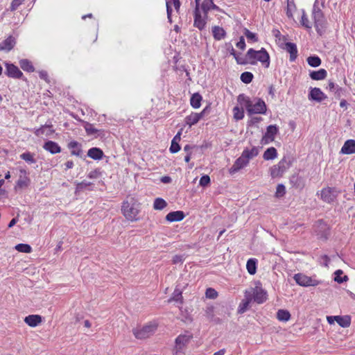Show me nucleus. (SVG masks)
<instances>
[{
	"instance_id": "14",
	"label": "nucleus",
	"mask_w": 355,
	"mask_h": 355,
	"mask_svg": "<svg viewBox=\"0 0 355 355\" xmlns=\"http://www.w3.org/2000/svg\"><path fill=\"white\" fill-rule=\"evenodd\" d=\"M249 163L248 159H246L242 154L236 159L232 166L230 168V173H235L244 166H247Z\"/></svg>"
},
{
	"instance_id": "54",
	"label": "nucleus",
	"mask_w": 355,
	"mask_h": 355,
	"mask_svg": "<svg viewBox=\"0 0 355 355\" xmlns=\"http://www.w3.org/2000/svg\"><path fill=\"white\" fill-rule=\"evenodd\" d=\"M210 183V178L209 175H205L200 178V185L202 187H207Z\"/></svg>"
},
{
	"instance_id": "25",
	"label": "nucleus",
	"mask_w": 355,
	"mask_h": 355,
	"mask_svg": "<svg viewBox=\"0 0 355 355\" xmlns=\"http://www.w3.org/2000/svg\"><path fill=\"white\" fill-rule=\"evenodd\" d=\"M192 338L191 335H180L175 339V347L178 350H181Z\"/></svg>"
},
{
	"instance_id": "7",
	"label": "nucleus",
	"mask_w": 355,
	"mask_h": 355,
	"mask_svg": "<svg viewBox=\"0 0 355 355\" xmlns=\"http://www.w3.org/2000/svg\"><path fill=\"white\" fill-rule=\"evenodd\" d=\"M246 293H250L252 300L257 304L263 303L267 299V293L261 286H256L255 288H251L249 291H245Z\"/></svg>"
},
{
	"instance_id": "15",
	"label": "nucleus",
	"mask_w": 355,
	"mask_h": 355,
	"mask_svg": "<svg viewBox=\"0 0 355 355\" xmlns=\"http://www.w3.org/2000/svg\"><path fill=\"white\" fill-rule=\"evenodd\" d=\"M15 44V38L13 36L10 35L0 43V51L8 52L14 48Z\"/></svg>"
},
{
	"instance_id": "3",
	"label": "nucleus",
	"mask_w": 355,
	"mask_h": 355,
	"mask_svg": "<svg viewBox=\"0 0 355 355\" xmlns=\"http://www.w3.org/2000/svg\"><path fill=\"white\" fill-rule=\"evenodd\" d=\"M312 15L315 30L320 35H322L325 28V19L323 12L318 6L314 5Z\"/></svg>"
},
{
	"instance_id": "42",
	"label": "nucleus",
	"mask_w": 355,
	"mask_h": 355,
	"mask_svg": "<svg viewBox=\"0 0 355 355\" xmlns=\"http://www.w3.org/2000/svg\"><path fill=\"white\" fill-rule=\"evenodd\" d=\"M214 3V0H204L201 5V9L205 17L207 16L208 12L211 10V6Z\"/></svg>"
},
{
	"instance_id": "19",
	"label": "nucleus",
	"mask_w": 355,
	"mask_h": 355,
	"mask_svg": "<svg viewBox=\"0 0 355 355\" xmlns=\"http://www.w3.org/2000/svg\"><path fill=\"white\" fill-rule=\"evenodd\" d=\"M340 153L345 155L355 153V140L348 139L343 146Z\"/></svg>"
},
{
	"instance_id": "61",
	"label": "nucleus",
	"mask_w": 355,
	"mask_h": 355,
	"mask_svg": "<svg viewBox=\"0 0 355 355\" xmlns=\"http://www.w3.org/2000/svg\"><path fill=\"white\" fill-rule=\"evenodd\" d=\"M166 12H167V17L168 19V21L170 23L172 22L171 20V13H172V8L170 6V3L168 1H166Z\"/></svg>"
},
{
	"instance_id": "17",
	"label": "nucleus",
	"mask_w": 355,
	"mask_h": 355,
	"mask_svg": "<svg viewBox=\"0 0 355 355\" xmlns=\"http://www.w3.org/2000/svg\"><path fill=\"white\" fill-rule=\"evenodd\" d=\"M205 112V109L200 113L192 112L190 115L187 116L185 118L186 123L189 125L190 127L192 126L193 125H195L200 120V119L203 117Z\"/></svg>"
},
{
	"instance_id": "64",
	"label": "nucleus",
	"mask_w": 355,
	"mask_h": 355,
	"mask_svg": "<svg viewBox=\"0 0 355 355\" xmlns=\"http://www.w3.org/2000/svg\"><path fill=\"white\" fill-rule=\"evenodd\" d=\"M343 89L338 87H336V91H334V94L335 95V97L336 98H340V96H341V94H343Z\"/></svg>"
},
{
	"instance_id": "40",
	"label": "nucleus",
	"mask_w": 355,
	"mask_h": 355,
	"mask_svg": "<svg viewBox=\"0 0 355 355\" xmlns=\"http://www.w3.org/2000/svg\"><path fill=\"white\" fill-rule=\"evenodd\" d=\"M246 268L250 275H254L257 271V261L254 259H250L247 261Z\"/></svg>"
},
{
	"instance_id": "13",
	"label": "nucleus",
	"mask_w": 355,
	"mask_h": 355,
	"mask_svg": "<svg viewBox=\"0 0 355 355\" xmlns=\"http://www.w3.org/2000/svg\"><path fill=\"white\" fill-rule=\"evenodd\" d=\"M281 47L290 54L291 61L295 60L297 57V49L295 44L288 42L282 44Z\"/></svg>"
},
{
	"instance_id": "50",
	"label": "nucleus",
	"mask_w": 355,
	"mask_h": 355,
	"mask_svg": "<svg viewBox=\"0 0 355 355\" xmlns=\"http://www.w3.org/2000/svg\"><path fill=\"white\" fill-rule=\"evenodd\" d=\"M300 22H301V24L306 28H307V29L311 28V23L304 10L302 11V15Z\"/></svg>"
},
{
	"instance_id": "6",
	"label": "nucleus",
	"mask_w": 355,
	"mask_h": 355,
	"mask_svg": "<svg viewBox=\"0 0 355 355\" xmlns=\"http://www.w3.org/2000/svg\"><path fill=\"white\" fill-rule=\"evenodd\" d=\"M314 231L319 239L327 240L330 234V228L322 220H318L314 225Z\"/></svg>"
},
{
	"instance_id": "32",
	"label": "nucleus",
	"mask_w": 355,
	"mask_h": 355,
	"mask_svg": "<svg viewBox=\"0 0 355 355\" xmlns=\"http://www.w3.org/2000/svg\"><path fill=\"white\" fill-rule=\"evenodd\" d=\"M19 66L24 71L27 72H33L35 71V67L32 62L28 59L20 60Z\"/></svg>"
},
{
	"instance_id": "34",
	"label": "nucleus",
	"mask_w": 355,
	"mask_h": 355,
	"mask_svg": "<svg viewBox=\"0 0 355 355\" xmlns=\"http://www.w3.org/2000/svg\"><path fill=\"white\" fill-rule=\"evenodd\" d=\"M84 128L85 129V131H86L87 135H89V136L97 135L96 137H98V136L101 135L100 133L102 132L101 130L94 128L93 125L88 122H85Z\"/></svg>"
},
{
	"instance_id": "22",
	"label": "nucleus",
	"mask_w": 355,
	"mask_h": 355,
	"mask_svg": "<svg viewBox=\"0 0 355 355\" xmlns=\"http://www.w3.org/2000/svg\"><path fill=\"white\" fill-rule=\"evenodd\" d=\"M291 184L296 188L302 189L304 187V178L300 176L298 174H293L290 178Z\"/></svg>"
},
{
	"instance_id": "5",
	"label": "nucleus",
	"mask_w": 355,
	"mask_h": 355,
	"mask_svg": "<svg viewBox=\"0 0 355 355\" xmlns=\"http://www.w3.org/2000/svg\"><path fill=\"white\" fill-rule=\"evenodd\" d=\"M157 329V325L154 324H148L142 327L133 329V334L138 339H145L153 335Z\"/></svg>"
},
{
	"instance_id": "27",
	"label": "nucleus",
	"mask_w": 355,
	"mask_h": 355,
	"mask_svg": "<svg viewBox=\"0 0 355 355\" xmlns=\"http://www.w3.org/2000/svg\"><path fill=\"white\" fill-rule=\"evenodd\" d=\"M24 322L28 326L34 327L42 322V317L39 315H29L25 318Z\"/></svg>"
},
{
	"instance_id": "58",
	"label": "nucleus",
	"mask_w": 355,
	"mask_h": 355,
	"mask_svg": "<svg viewBox=\"0 0 355 355\" xmlns=\"http://www.w3.org/2000/svg\"><path fill=\"white\" fill-rule=\"evenodd\" d=\"M91 184H92L91 182H86L83 181L77 184L76 190L82 191V190L85 189L87 187L90 186Z\"/></svg>"
},
{
	"instance_id": "49",
	"label": "nucleus",
	"mask_w": 355,
	"mask_h": 355,
	"mask_svg": "<svg viewBox=\"0 0 355 355\" xmlns=\"http://www.w3.org/2000/svg\"><path fill=\"white\" fill-rule=\"evenodd\" d=\"M295 10L294 0H287V11L286 15L288 17H293V12Z\"/></svg>"
},
{
	"instance_id": "52",
	"label": "nucleus",
	"mask_w": 355,
	"mask_h": 355,
	"mask_svg": "<svg viewBox=\"0 0 355 355\" xmlns=\"http://www.w3.org/2000/svg\"><path fill=\"white\" fill-rule=\"evenodd\" d=\"M233 112H234V117L236 120H241L244 117L243 111V110L241 111L238 107H235L233 109Z\"/></svg>"
},
{
	"instance_id": "11",
	"label": "nucleus",
	"mask_w": 355,
	"mask_h": 355,
	"mask_svg": "<svg viewBox=\"0 0 355 355\" xmlns=\"http://www.w3.org/2000/svg\"><path fill=\"white\" fill-rule=\"evenodd\" d=\"M247 110L249 114H265L266 105L263 100L258 98L254 105L251 103V107H248Z\"/></svg>"
},
{
	"instance_id": "45",
	"label": "nucleus",
	"mask_w": 355,
	"mask_h": 355,
	"mask_svg": "<svg viewBox=\"0 0 355 355\" xmlns=\"http://www.w3.org/2000/svg\"><path fill=\"white\" fill-rule=\"evenodd\" d=\"M343 272L342 270H337L335 272H334V275H335V277H334V281L339 283V284H341V283H343L345 282H347L349 278L347 275H345L343 276V277H341V275H343Z\"/></svg>"
},
{
	"instance_id": "29",
	"label": "nucleus",
	"mask_w": 355,
	"mask_h": 355,
	"mask_svg": "<svg viewBox=\"0 0 355 355\" xmlns=\"http://www.w3.org/2000/svg\"><path fill=\"white\" fill-rule=\"evenodd\" d=\"M87 156L95 160L101 159L103 157V152L98 148H92L87 152Z\"/></svg>"
},
{
	"instance_id": "41",
	"label": "nucleus",
	"mask_w": 355,
	"mask_h": 355,
	"mask_svg": "<svg viewBox=\"0 0 355 355\" xmlns=\"http://www.w3.org/2000/svg\"><path fill=\"white\" fill-rule=\"evenodd\" d=\"M237 100L241 105H245L246 110H248V107H251L252 101L244 94H239Z\"/></svg>"
},
{
	"instance_id": "8",
	"label": "nucleus",
	"mask_w": 355,
	"mask_h": 355,
	"mask_svg": "<svg viewBox=\"0 0 355 355\" xmlns=\"http://www.w3.org/2000/svg\"><path fill=\"white\" fill-rule=\"evenodd\" d=\"M293 278L296 283L302 286H314L318 285L319 284L318 280L313 279L311 277L302 273L295 274Z\"/></svg>"
},
{
	"instance_id": "24",
	"label": "nucleus",
	"mask_w": 355,
	"mask_h": 355,
	"mask_svg": "<svg viewBox=\"0 0 355 355\" xmlns=\"http://www.w3.org/2000/svg\"><path fill=\"white\" fill-rule=\"evenodd\" d=\"M68 148L71 150V155L81 157L83 150L81 144L76 141H72L68 144Z\"/></svg>"
},
{
	"instance_id": "38",
	"label": "nucleus",
	"mask_w": 355,
	"mask_h": 355,
	"mask_svg": "<svg viewBox=\"0 0 355 355\" xmlns=\"http://www.w3.org/2000/svg\"><path fill=\"white\" fill-rule=\"evenodd\" d=\"M182 292L180 288H175L173 293L172 297L168 300V302L172 301L178 302L180 304L183 303Z\"/></svg>"
},
{
	"instance_id": "4",
	"label": "nucleus",
	"mask_w": 355,
	"mask_h": 355,
	"mask_svg": "<svg viewBox=\"0 0 355 355\" xmlns=\"http://www.w3.org/2000/svg\"><path fill=\"white\" fill-rule=\"evenodd\" d=\"M291 164V161L284 157L277 164L270 168V175L272 178L282 177Z\"/></svg>"
},
{
	"instance_id": "36",
	"label": "nucleus",
	"mask_w": 355,
	"mask_h": 355,
	"mask_svg": "<svg viewBox=\"0 0 355 355\" xmlns=\"http://www.w3.org/2000/svg\"><path fill=\"white\" fill-rule=\"evenodd\" d=\"M259 154V149L257 147H252L250 150L246 148L245 149L242 155L250 161V159L256 157Z\"/></svg>"
},
{
	"instance_id": "55",
	"label": "nucleus",
	"mask_w": 355,
	"mask_h": 355,
	"mask_svg": "<svg viewBox=\"0 0 355 355\" xmlns=\"http://www.w3.org/2000/svg\"><path fill=\"white\" fill-rule=\"evenodd\" d=\"M24 1V0H13L11 3L10 10L14 11Z\"/></svg>"
},
{
	"instance_id": "23",
	"label": "nucleus",
	"mask_w": 355,
	"mask_h": 355,
	"mask_svg": "<svg viewBox=\"0 0 355 355\" xmlns=\"http://www.w3.org/2000/svg\"><path fill=\"white\" fill-rule=\"evenodd\" d=\"M43 148L46 151H49L51 154H56L61 152V148L59 145L53 141H48L44 143Z\"/></svg>"
},
{
	"instance_id": "21",
	"label": "nucleus",
	"mask_w": 355,
	"mask_h": 355,
	"mask_svg": "<svg viewBox=\"0 0 355 355\" xmlns=\"http://www.w3.org/2000/svg\"><path fill=\"white\" fill-rule=\"evenodd\" d=\"M206 21L202 19L199 9L194 10V23L193 26L199 30H202L205 28Z\"/></svg>"
},
{
	"instance_id": "33",
	"label": "nucleus",
	"mask_w": 355,
	"mask_h": 355,
	"mask_svg": "<svg viewBox=\"0 0 355 355\" xmlns=\"http://www.w3.org/2000/svg\"><path fill=\"white\" fill-rule=\"evenodd\" d=\"M212 33L214 39L216 40H220L221 39L224 38L226 35L225 30L223 28L217 26L213 27Z\"/></svg>"
},
{
	"instance_id": "57",
	"label": "nucleus",
	"mask_w": 355,
	"mask_h": 355,
	"mask_svg": "<svg viewBox=\"0 0 355 355\" xmlns=\"http://www.w3.org/2000/svg\"><path fill=\"white\" fill-rule=\"evenodd\" d=\"M245 35L248 40H251L253 41H257V37L256 35L252 32H250L249 30L245 29Z\"/></svg>"
},
{
	"instance_id": "30",
	"label": "nucleus",
	"mask_w": 355,
	"mask_h": 355,
	"mask_svg": "<svg viewBox=\"0 0 355 355\" xmlns=\"http://www.w3.org/2000/svg\"><path fill=\"white\" fill-rule=\"evenodd\" d=\"M181 131H179L177 135L173 137L170 146V151L172 153H176L180 150V146L178 142L180 141Z\"/></svg>"
},
{
	"instance_id": "59",
	"label": "nucleus",
	"mask_w": 355,
	"mask_h": 355,
	"mask_svg": "<svg viewBox=\"0 0 355 355\" xmlns=\"http://www.w3.org/2000/svg\"><path fill=\"white\" fill-rule=\"evenodd\" d=\"M101 175V172L98 169H95L94 171H91L88 174V178L91 179L97 178Z\"/></svg>"
},
{
	"instance_id": "46",
	"label": "nucleus",
	"mask_w": 355,
	"mask_h": 355,
	"mask_svg": "<svg viewBox=\"0 0 355 355\" xmlns=\"http://www.w3.org/2000/svg\"><path fill=\"white\" fill-rule=\"evenodd\" d=\"M20 158L29 164H34L36 162V160L33 157V154L31 153L30 152L22 153L20 155Z\"/></svg>"
},
{
	"instance_id": "37",
	"label": "nucleus",
	"mask_w": 355,
	"mask_h": 355,
	"mask_svg": "<svg viewBox=\"0 0 355 355\" xmlns=\"http://www.w3.org/2000/svg\"><path fill=\"white\" fill-rule=\"evenodd\" d=\"M202 96L198 93L193 94L190 99L191 105L193 108H198L201 105Z\"/></svg>"
},
{
	"instance_id": "1",
	"label": "nucleus",
	"mask_w": 355,
	"mask_h": 355,
	"mask_svg": "<svg viewBox=\"0 0 355 355\" xmlns=\"http://www.w3.org/2000/svg\"><path fill=\"white\" fill-rule=\"evenodd\" d=\"M257 61H259L266 68L269 67L270 56L264 48L259 51L250 49L244 58L237 59V63L243 65L248 64H255Z\"/></svg>"
},
{
	"instance_id": "28",
	"label": "nucleus",
	"mask_w": 355,
	"mask_h": 355,
	"mask_svg": "<svg viewBox=\"0 0 355 355\" xmlns=\"http://www.w3.org/2000/svg\"><path fill=\"white\" fill-rule=\"evenodd\" d=\"M245 299L242 300L239 305V313H244L248 308L250 303L252 301V297L250 293L245 292Z\"/></svg>"
},
{
	"instance_id": "43",
	"label": "nucleus",
	"mask_w": 355,
	"mask_h": 355,
	"mask_svg": "<svg viewBox=\"0 0 355 355\" xmlns=\"http://www.w3.org/2000/svg\"><path fill=\"white\" fill-rule=\"evenodd\" d=\"M306 61L313 67H317L321 64V59L317 55L309 56Z\"/></svg>"
},
{
	"instance_id": "56",
	"label": "nucleus",
	"mask_w": 355,
	"mask_h": 355,
	"mask_svg": "<svg viewBox=\"0 0 355 355\" xmlns=\"http://www.w3.org/2000/svg\"><path fill=\"white\" fill-rule=\"evenodd\" d=\"M44 128H51L52 125H42L41 128L37 129L35 132V135L37 136H41L44 134Z\"/></svg>"
},
{
	"instance_id": "63",
	"label": "nucleus",
	"mask_w": 355,
	"mask_h": 355,
	"mask_svg": "<svg viewBox=\"0 0 355 355\" xmlns=\"http://www.w3.org/2000/svg\"><path fill=\"white\" fill-rule=\"evenodd\" d=\"M339 86L338 85H336L334 82L329 80V84H328V86H327V89L331 92H334V91H336V87H338Z\"/></svg>"
},
{
	"instance_id": "51",
	"label": "nucleus",
	"mask_w": 355,
	"mask_h": 355,
	"mask_svg": "<svg viewBox=\"0 0 355 355\" xmlns=\"http://www.w3.org/2000/svg\"><path fill=\"white\" fill-rule=\"evenodd\" d=\"M205 295L206 297L214 300L218 297V292L212 288H208L206 290Z\"/></svg>"
},
{
	"instance_id": "9",
	"label": "nucleus",
	"mask_w": 355,
	"mask_h": 355,
	"mask_svg": "<svg viewBox=\"0 0 355 355\" xmlns=\"http://www.w3.org/2000/svg\"><path fill=\"white\" fill-rule=\"evenodd\" d=\"M5 67V74L8 77L15 79H20L24 76L23 73L19 70L18 67L15 66V64L12 63L6 62Z\"/></svg>"
},
{
	"instance_id": "48",
	"label": "nucleus",
	"mask_w": 355,
	"mask_h": 355,
	"mask_svg": "<svg viewBox=\"0 0 355 355\" xmlns=\"http://www.w3.org/2000/svg\"><path fill=\"white\" fill-rule=\"evenodd\" d=\"M253 74L251 72L245 71L241 73V80L243 83L248 84L252 82Z\"/></svg>"
},
{
	"instance_id": "31",
	"label": "nucleus",
	"mask_w": 355,
	"mask_h": 355,
	"mask_svg": "<svg viewBox=\"0 0 355 355\" xmlns=\"http://www.w3.org/2000/svg\"><path fill=\"white\" fill-rule=\"evenodd\" d=\"M327 71L324 69H320L318 71H313L310 73L309 76L312 80H321L327 77Z\"/></svg>"
},
{
	"instance_id": "18",
	"label": "nucleus",
	"mask_w": 355,
	"mask_h": 355,
	"mask_svg": "<svg viewBox=\"0 0 355 355\" xmlns=\"http://www.w3.org/2000/svg\"><path fill=\"white\" fill-rule=\"evenodd\" d=\"M20 175L19 180L17 182L16 187L24 188L27 187L30 183V179L26 176V171L25 169L19 170Z\"/></svg>"
},
{
	"instance_id": "47",
	"label": "nucleus",
	"mask_w": 355,
	"mask_h": 355,
	"mask_svg": "<svg viewBox=\"0 0 355 355\" xmlns=\"http://www.w3.org/2000/svg\"><path fill=\"white\" fill-rule=\"evenodd\" d=\"M15 249L21 252L30 253L32 250L31 245L28 244L20 243L15 246Z\"/></svg>"
},
{
	"instance_id": "26",
	"label": "nucleus",
	"mask_w": 355,
	"mask_h": 355,
	"mask_svg": "<svg viewBox=\"0 0 355 355\" xmlns=\"http://www.w3.org/2000/svg\"><path fill=\"white\" fill-rule=\"evenodd\" d=\"M334 318L336 322L342 327L346 328L351 324V318L349 315L330 316L329 319Z\"/></svg>"
},
{
	"instance_id": "39",
	"label": "nucleus",
	"mask_w": 355,
	"mask_h": 355,
	"mask_svg": "<svg viewBox=\"0 0 355 355\" xmlns=\"http://www.w3.org/2000/svg\"><path fill=\"white\" fill-rule=\"evenodd\" d=\"M277 318L279 321L287 322L291 318V314L287 310L279 309L277 313Z\"/></svg>"
},
{
	"instance_id": "53",
	"label": "nucleus",
	"mask_w": 355,
	"mask_h": 355,
	"mask_svg": "<svg viewBox=\"0 0 355 355\" xmlns=\"http://www.w3.org/2000/svg\"><path fill=\"white\" fill-rule=\"evenodd\" d=\"M286 193V189L284 185L279 184L277 185L276 189V196L277 197H281L283 196Z\"/></svg>"
},
{
	"instance_id": "62",
	"label": "nucleus",
	"mask_w": 355,
	"mask_h": 355,
	"mask_svg": "<svg viewBox=\"0 0 355 355\" xmlns=\"http://www.w3.org/2000/svg\"><path fill=\"white\" fill-rule=\"evenodd\" d=\"M236 45L240 49L243 50L245 49V40L243 36H241L240 37L239 41L236 43Z\"/></svg>"
},
{
	"instance_id": "10",
	"label": "nucleus",
	"mask_w": 355,
	"mask_h": 355,
	"mask_svg": "<svg viewBox=\"0 0 355 355\" xmlns=\"http://www.w3.org/2000/svg\"><path fill=\"white\" fill-rule=\"evenodd\" d=\"M278 132V128L276 125H270L267 127L266 132L263 136L261 143L263 144L272 142Z\"/></svg>"
},
{
	"instance_id": "44",
	"label": "nucleus",
	"mask_w": 355,
	"mask_h": 355,
	"mask_svg": "<svg viewBox=\"0 0 355 355\" xmlns=\"http://www.w3.org/2000/svg\"><path fill=\"white\" fill-rule=\"evenodd\" d=\"M166 206V202L161 198H157L154 201L153 208L156 210H162Z\"/></svg>"
},
{
	"instance_id": "35",
	"label": "nucleus",
	"mask_w": 355,
	"mask_h": 355,
	"mask_svg": "<svg viewBox=\"0 0 355 355\" xmlns=\"http://www.w3.org/2000/svg\"><path fill=\"white\" fill-rule=\"evenodd\" d=\"M277 156V151L275 148H268L263 153V158L265 160L274 159Z\"/></svg>"
},
{
	"instance_id": "16",
	"label": "nucleus",
	"mask_w": 355,
	"mask_h": 355,
	"mask_svg": "<svg viewBox=\"0 0 355 355\" xmlns=\"http://www.w3.org/2000/svg\"><path fill=\"white\" fill-rule=\"evenodd\" d=\"M327 98V96L321 91L320 88L314 87L311 89L309 94V99L315 101L317 102H322Z\"/></svg>"
},
{
	"instance_id": "20",
	"label": "nucleus",
	"mask_w": 355,
	"mask_h": 355,
	"mask_svg": "<svg viewBox=\"0 0 355 355\" xmlns=\"http://www.w3.org/2000/svg\"><path fill=\"white\" fill-rule=\"evenodd\" d=\"M184 216L182 211H175L169 212L166 216V220L169 222H178L182 220Z\"/></svg>"
},
{
	"instance_id": "2",
	"label": "nucleus",
	"mask_w": 355,
	"mask_h": 355,
	"mask_svg": "<svg viewBox=\"0 0 355 355\" xmlns=\"http://www.w3.org/2000/svg\"><path fill=\"white\" fill-rule=\"evenodd\" d=\"M121 211L123 216L129 220H137L139 204L134 198H130L123 202Z\"/></svg>"
},
{
	"instance_id": "12",
	"label": "nucleus",
	"mask_w": 355,
	"mask_h": 355,
	"mask_svg": "<svg viewBox=\"0 0 355 355\" xmlns=\"http://www.w3.org/2000/svg\"><path fill=\"white\" fill-rule=\"evenodd\" d=\"M320 196L321 199L327 203L333 202L337 196L335 189L332 187H326L322 189Z\"/></svg>"
},
{
	"instance_id": "60",
	"label": "nucleus",
	"mask_w": 355,
	"mask_h": 355,
	"mask_svg": "<svg viewBox=\"0 0 355 355\" xmlns=\"http://www.w3.org/2000/svg\"><path fill=\"white\" fill-rule=\"evenodd\" d=\"M205 313L207 318L212 319L214 317V307L209 306L205 310Z\"/></svg>"
}]
</instances>
